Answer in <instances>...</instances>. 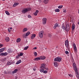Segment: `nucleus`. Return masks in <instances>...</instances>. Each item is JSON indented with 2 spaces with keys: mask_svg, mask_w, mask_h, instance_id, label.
Returning <instances> with one entry per match:
<instances>
[{
  "mask_svg": "<svg viewBox=\"0 0 79 79\" xmlns=\"http://www.w3.org/2000/svg\"><path fill=\"white\" fill-rule=\"evenodd\" d=\"M62 58L61 57H57L54 59V61H57V62H60Z\"/></svg>",
  "mask_w": 79,
  "mask_h": 79,
  "instance_id": "obj_1",
  "label": "nucleus"
},
{
  "mask_svg": "<svg viewBox=\"0 0 79 79\" xmlns=\"http://www.w3.org/2000/svg\"><path fill=\"white\" fill-rule=\"evenodd\" d=\"M65 45L66 48L69 49V41L68 40H66L65 42Z\"/></svg>",
  "mask_w": 79,
  "mask_h": 79,
  "instance_id": "obj_2",
  "label": "nucleus"
},
{
  "mask_svg": "<svg viewBox=\"0 0 79 79\" xmlns=\"http://www.w3.org/2000/svg\"><path fill=\"white\" fill-rule=\"evenodd\" d=\"M47 19L46 18H44L42 19V24H43L44 25H45L47 23Z\"/></svg>",
  "mask_w": 79,
  "mask_h": 79,
  "instance_id": "obj_3",
  "label": "nucleus"
},
{
  "mask_svg": "<svg viewBox=\"0 0 79 79\" xmlns=\"http://www.w3.org/2000/svg\"><path fill=\"white\" fill-rule=\"evenodd\" d=\"M43 34H44L43 31H41L39 33V37L41 39H42L43 37Z\"/></svg>",
  "mask_w": 79,
  "mask_h": 79,
  "instance_id": "obj_4",
  "label": "nucleus"
},
{
  "mask_svg": "<svg viewBox=\"0 0 79 79\" xmlns=\"http://www.w3.org/2000/svg\"><path fill=\"white\" fill-rule=\"evenodd\" d=\"M70 27H69V25L68 24H67L65 28L66 30L67 31H69Z\"/></svg>",
  "mask_w": 79,
  "mask_h": 79,
  "instance_id": "obj_5",
  "label": "nucleus"
},
{
  "mask_svg": "<svg viewBox=\"0 0 79 79\" xmlns=\"http://www.w3.org/2000/svg\"><path fill=\"white\" fill-rule=\"evenodd\" d=\"M22 13L25 14L26 13H27V8H24L22 10Z\"/></svg>",
  "mask_w": 79,
  "mask_h": 79,
  "instance_id": "obj_6",
  "label": "nucleus"
},
{
  "mask_svg": "<svg viewBox=\"0 0 79 79\" xmlns=\"http://www.w3.org/2000/svg\"><path fill=\"white\" fill-rule=\"evenodd\" d=\"M73 46L75 52H77V48H76V44L74 43L73 44Z\"/></svg>",
  "mask_w": 79,
  "mask_h": 79,
  "instance_id": "obj_7",
  "label": "nucleus"
},
{
  "mask_svg": "<svg viewBox=\"0 0 79 79\" xmlns=\"http://www.w3.org/2000/svg\"><path fill=\"white\" fill-rule=\"evenodd\" d=\"M75 72L76 75L77 77V78H79V73H78V70H75Z\"/></svg>",
  "mask_w": 79,
  "mask_h": 79,
  "instance_id": "obj_8",
  "label": "nucleus"
},
{
  "mask_svg": "<svg viewBox=\"0 0 79 79\" xmlns=\"http://www.w3.org/2000/svg\"><path fill=\"white\" fill-rule=\"evenodd\" d=\"M46 64H42L41 66V68L43 69H45L46 68Z\"/></svg>",
  "mask_w": 79,
  "mask_h": 79,
  "instance_id": "obj_9",
  "label": "nucleus"
},
{
  "mask_svg": "<svg viewBox=\"0 0 79 79\" xmlns=\"http://www.w3.org/2000/svg\"><path fill=\"white\" fill-rule=\"evenodd\" d=\"M73 68H74V71L77 70V67H76V63H73Z\"/></svg>",
  "mask_w": 79,
  "mask_h": 79,
  "instance_id": "obj_10",
  "label": "nucleus"
},
{
  "mask_svg": "<svg viewBox=\"0 0 79 79\" xmlns=\"http://www.w3.org/2000/svg\"><path fill=\"white\" fill-rule=\"evenodd\" d=\"M36 35H35V34H32L31 35V39L33 40L34 39V38H35V36H36Z\"/></svg>",
  "mask_w": 79,
  "mask_h": 79,
  "instance_id": "obj_11",
  "label": "nucleus"
},
{
  "mask_svg": "<svg viewBox=\"0 0 79 79\" xmlns=\"http://www.w3.org/2000/svg\"><path fill=\"white\" fill-rule=\"evenodd\" d=\"M58 26V24L57 23H56L54 25V26L53 27V28L54 29H56V27H57Z\"/></svg>",
  "mask_w": 79,
  "mask_h": 79,
  "instance_id": "obj_12",
  "label": "nucleus"
},
{
  "mask_svg": "<svg viewBox=\"0 0 79 79\" xmlns=\"http://www.w3.org/2000/svg\"><path fill=\"white\" fill-rule=\"evenodd\" d=\"M8 55V53L5 52L2 53L1 54V55H2V56H6Z\"/></svg>",
  "mask_w": 79,
  "mask_h": 79,
  "instance_id": "obj_13",
  "label": "nucleus"
},
{
  "mask_svg": "<svg viewBox=\"0 0 79 79\" xmlns=\"http://www.w3.org/2000/svg\"><path fill=\"white\" fill-rule=\"evenodd\" d=\"M40 60H45L46 57L44 56H41L40 57Z\"/></svg>",
  "mask_w": 79,
  "mask_h": 79,
  "instance_id": "obj_14",
  "label": "nucleus"
},
{
  "mask_svg": "<svg viewBox=\"0 0 79 79\" xmlns=\"http://www.w3.org/2000/svg\"><path fill=\"white\" fill-rule=\"evenodd\" d=\"M19 5V3L15 2L14 3V5H13V6L14 7H15V6H16L18 5Z\"/></svg>",
  "mask_w": 79,
  "mask_h": 79,
  "instance_id": "obj_15",
  "label": "nucleus"
},
{
  "mask_svg": "<svg viewBox=\"0 0 79 79\" xmlns=\"http://www.w3.org/2000/svg\"><path fill=\"white\" fill-rule=\"evenodd\" d=\"M6 49V48H2L0 49V52H3V51H4V50H5Z\"/></svg>",
  "mask_w": 79,
  "mask_h": 79,
  "instance_id": "obj_16",
  "label": "nucleus"
},
{
  "mask_svg": "<svg viewBox=\"0 0 79 79\" xmlns=\"http://www.w3.org/2000/svg\"><path fill=\"white\" fill-rule=\"evenodd\" d=\"M54 64L55 67H57L58 66V63L56 62H54Z\"/></svg>",
  "mask_w": 79,
  "mask_h": 79,
  "instance_id": "obj_17",
  "label": "nucleus"
},
{
  "mask_svg": "<svg viewBox=\"0 0 79 79\" xmlns=\"http://www.w3.org/2000/svg\"><path fill=\"white\" fill-rule=\"evenodd\" d=\"M39 11L38 10H37L34 13V15L35 16H37V14H38V13H39Z\"/></svg>",
  "mask_w": 79,
  "mask_h": 79,
  "instance_id": "obj_18",
  "label": "nucleus"
},
{
  "mask_svg": "<svg viewBox=\"0 0 79 79\" xmlns=\"http://www.w3.org/2000/svg\"><path fill=\"white\" fill-rule=\"evenodd\" d=\"M75 29V25L74 24H73L72 25V29L73 31H74Z\"/></svg>",
  "mask_w": 79,
  "mask_h": 79,
  "instance_id": "obj_19",
  "label": "nucleus"
},
{
  "mask_svg": "<svg viewBox=\"0 0 79 79\" xmlns=\"http://www.w3.org/2000/svg\"><path fill=\"white\" fill-rule=\"evenodd\" d=\"M48 2H49L48 0H44V2L45 4H47L48 3Z\"/></svg>",
  "mask_w": 79,
  "mask_h": 79,
  "instance_id": "obj_20",
  "label": "nucleus"
},
{
  "mask_svg": "<svg viewBox=\"0 0 79 79\" xmlns=\"http://www.w3.org/2000/svg\"><path fill=\"white\" fill-rule=\"evenodd\" d=\"M40 60V57H36V58H35L34 59V60H35V61H38V60Z\"/></svg>",
  "mask_w": 79,
  "mask_h": 79,
  "instance_id": "obj_21",
  "label": "nucleus"
},
{
  "mask_svg": "<svg viewBox=\"0 0 79 79\" xmlns=\"http://www.w3.org/2000/svg\"><path fill=\"white\" fill-rule=\"evenodd\" d=\"M6 42H9L10 41V38L9 37H6L5 39Z\"/></svg>",
  "mask_w": 79,
  "mask_h": 79,
  "instance_id": "obj_22",
  "label": "nucleus"
},
{
  "mask_svg": "<svg viewBox=\"0 0 79 79\" xmlns=\"http://www.w3.org/2000/svg\"><path fill=\"white\" fill-rule=\"evenodd\" d=\"M27 31V28H25L23 29V32H26V31Z\"/></svg>",
  "mask_w": 79,
  "mask_h": 79,
  "instance_id": "obj_23",
  "label": "nucleus"
},
{
  "mask_svg": "<svg viewBox=\"0 0 79 79\" xmlns=\"http://www.w3.org/2000/svg\"><path fill=\"white\" fill-rule=\"evenodd\" d=\"M21 41V38H18L16 40V42L18 43V42H20Z\"/></svg>",
  "mask_w": 79,
  "mask_h": 79,
  "instance_id": "obj_24",
  "label": "nucleus"
},
{
  "mask_svg": "<svg viewBox=\"0 0 79 79\" xmlns=\"http://www.w3.org/2000/svg\"><path fill=\"white\" fill-rule=\"evenodd\" d=\"M21 60H19L17 61V62L16 63V64H19L21 63Z\"/></svg>",
  "mask_w": 79,
  "mask_h": 79,
  "instance_id": "obj_25",
  "label": "nucleus"
},
{
  "mask_svg": "<svg viewBox=\"0 0 79 79\" xmlns=\"http://www.w3.org/2000/svg\"><path fill=\"white\" fill-rule=\"evenodd\" d=\"M17 71H18V69H15L14 71L12 72V73L15 74L16 73Z\"/></svg>",
  "mask_w": 79,
  "mask_h": 79,
  "instance_id": "obj_26",
  "label": "nucleus"
},
{
  "mask_svg": "<svg viewBox=\"0 0 79 79\" xmlns=\"http://www.w3.org/2000/svg\"><path fill=\"white\" fill-rule=\"evenodd\" d=\"M40 70V71L41 73H43L44 72V70H45V69H42Z\"/></svg>",
  "mask_w": 79,
  "mask_h": 79,
  "instance_id": "obj_27",
  "label": "nucleus"
},
{
  "mask_svg": "<svg viewBox=\"0 0 79 79\" xmlns=\"http://www.w3.org/2000/svg\"><path fill=\"white\" fill-rule=\"evenodd\" d=\"M30 34H31V33L29 31H28L27 32L26 34V36H28L29 35H30Z\"/></svg>",
  "mask_w": 79,
  "mask_h": 79,
  "instance_id": "obj_28",
  "label": "nucleus"
},
{
  "mask_svg": "<svg viewBox=\"0 0 79 79\" xmlns=\"http://www.w3.org/2000/svg\"><path fill=\"white\" fill-rule=\"evenodd\" d=\"M55 12H60V10L58 9H55Z\"/></svg>",
  "mask_w": 79,
  "mask_h": 79,
  "instance_id": "obj_29",
  "label": "nucleus"
},
{
  "mask_svg": "<svg viewBox=\"0 0 79 79\" xmlns=\"http://www.w3.org/2000/svg\"><path fill=\"white\" fill-rule=\"evenodd\" d=\"M29 48V47L27 46V47H25L24 48V50H27V49Z\"/></svg>",
  "mask_w": 79,
  "mask_h": 79,
  "instance_id": "obj_30",
  "label": "nucleus"
},
{
  "mask_svg": "<svg viewBox=\"0 0 79 79\" xmlns=\"http://www.w3.org/2000/svg\"><path fill=\"white\" fill-rule=\"evenodd\" d=\"M5 13L7 15H10V13H9V12L7 11H6Z\"/></svg>",
  "mask_w": 79,
  "mask_h": 79,
  "instance_id": "obj_31",
  "label": "nucleus"
},
{
  "mask_svg": "<svg viewBox=\"0 0 79 79\" xmlns=\"http://www.w3.org/2000/svg\"><path fill=\"white\" fill-rule=\"evenodd\" d=\"M62 28V29L64 30H65V27H64V25H63L61 27Z\"/></svg>",
  "mask_w": 79,
  "mask_h": 79,
  "instance_id": "obj_32",
  "label": "nucleus"
},
{
  "mask_svg": "<svg viewBox=\"0 0 79 79\" xmlns=\"http://www.w3.org/2000/svg\"><path fill=\"white\" fill-rule=\"evenodd\" d=\"M23 55H24V53H23L21 52L20 53L19 55L20 56H23Z\"/></svg>",
  "mask_w": 79,
  "mask_h": 79,
  "instance_id": "obj_33",
  "label": "nucleus"
},
{
  "mask_svg": "<svg viewBox=\"0 0 79 79\" xmlns=\"http://www.w3.org/2000/svg\"><path fill=\"white\" fill-rule=\"evenodd\" d=\"M52 35L51 34H50V33L48 34V37H52Z\"/></svg>",
  "mask_w": 79,
  "mask_h": 79,
  "instance_id": "obj_34",
  "label": "nucleus"
},
{
  "mask_svg": "<svg viewBox=\"0 0 79 79\" xmlns=\"http://www.w3.org/2000/svg\"><path fill=\"white\" fill-rule=\"evenodd\" d=\"M27 9V11H31V8L30 7L28 8Z\"/></svg>",
  "mask_w": 79,
  "mask_h": 79,
  "instance_id": "obj_35",
  "label": "nucleus"
},
{
  "mask_svg": "<svg viewBox=\"0 0 79 79\" xmlns=\"http://www.w3.org/2000/svg\"><path fill=\"white\" fill-rule=\"evenodd\" d=\"M11 64V63L10 62H7V65H10Z\"/></svg>",
  "mask_w": 79,
  "mask_h": 79,
  "instance_id": "obj_36",
  "label": "nucleus"
},
{
  "mask_svg": "<svg viewBox=\"0 0 79 79\" xmlns=\"http://www.w3.org/2000/svg\"><path fill=\"white\" fill-rule=\"evenodd\" d=\"M34 55L35 56H37V53L36 52H34Z\"/></svg>",
  "mask_w": 79,
  "mask_h": 79,
  "instance_id": "obj_37",
  "label": "nucleus"
},
{
  "mask_svg": "<svg viewBox=\"0 0 79 79\" xmlns=\"http://www.w3.org/2000/svg\"><path fill=\"white\" fill-rule=\"evenodd\" d=\"M19 54H18V56H16V59H18V58H19Z\"/></svg>",
  "mask_w": 79,
  "mask_h": 79,
  "instance_id": "obj_38",
  "label": "nucleus"
},
{
  "mask_svg": "<svg viewBox=\"0 0 79 79\" xmlns=\"http://www.w3.org/2000/svg\"><path fill=\"white\" fill-rule=\"evenodd\" d=\"M58 8H59V9L62 8H63V5L59 6L58 7Z\"/></svg>",
  "mask_w": 79,
  "mask_h": 79,
  "instance_id": "obj_39",
  "label": "nucleus"
},
{
  "mask_svg": "<svg viewBox=\"0 0 79 79\" xmlns=\"http://www.w3.org/2000/svg\"><path fill=\"white\" fill-rule=\"evenodd\" d=\"M68 75L69 76V77H73V75L71 74H68Z\"/></svg>",
  "mask_w": 79,
  "mask_h": 79,
  "instance_id": "obj_40",
  "label": "nucleus"
},
{
  "mask_svg": "<svg viewBox=\"0 0 79 79\" xmlns=\"http://www.w3.org/2000/svg\"><path fill=\"white\" fill-rule=\"evenodd\" d=\"M48 72L47 71L45 70L43 72V73H44V74H46V73H47Z\"/></svg>",
  "mask_w": 79,
  "mask_h": 79,
  "instance_id": "obj_41",
  "label": "nucleus"
},
{
  "mask_svg": "<svg viewBox=\"0 0 79 79\" xmlns=\"http://www.w3.org/2000/svg\"><path fill=\"white\" fill-rule=\"evenodd\" d=\"M3 46V45L2 44H0V48H2Z\"/></svg>",
  "mask_w": 79,
  "mask_h": 79,
  "instance_id": "obj_42",
  "label": "nucleus"
},
{
  "mask_svg": "<svg viewBox=\"0 0 79 79\" xmlns=\"http://www.w3.org/2000/svg\"><path fill=\"white\" fill-rule=\"evenodd\" d=\"M65 53H66V54H69V52H68V51H66L65 52Z\"/></svg>",
  "mask_w": 79,
  "mask_h": 79,
  "instance_id": "obj_43",
  "label": "nucleus"
},
{
  "mask_svg": "<svg viewBox=\"0 0 79 79\" xmlns=\"http://www.w3.org/2000/svg\"><path fill=\"white\" fill-rule=\"evenodd\" d=\"M28 18H31V16L30 15H29L28 16Z\"/></svg>",
  "mask_w": 79,
  "mask_h": 79,
  "instance_id": "obj_44",
  "label": "nucleus"
},
{
  "mask_svg": "<svg viewBox=\"0 0 79 79\" xmlns=\"http://www.w3.org/2000/svg\"><path fill=\"white\" fill-rule=\"evenodd\" d=\"M63 12H64V13H66V10H64Z\"/></svg>",
  "mask_w": 79,
  "mask_h": 79,
  "instance_id": "obj_45",
  "label": "nucleus"
},
{
  "mask_svg": "<svg viewBox=\"0 0 79 79\" xmlns=\"http://www.w3.org/2000/svg\"><path fill=\"white\" fill-rule=\"evenodd\" d=\"M33 49H34V50H36V49H37V47H35L34 48H33Z\"/></svg>",
  "mask_w": 79,
  "mask_h": 79,
  "instance_id": "obj_46",
  "label": "nucleus"
},
{
  "mask_svg": "<svg viewBox=\"0 0 79 79\" xmlns=\"http://www.w3.org/2000/svg\"><path fill=\"white\" fill-rule=\"evenodd\" d=\"M8 31L9 32H10L11 31V30H10L9 29H8Z\"/></svg>",
  "mask_w": 79,
  "mask_h": 79,
  "instance_id": "obj_47",
  "label": "nucleus"
},
{
  "mask_svg": "<svg viewBox=\"0 0 79 79\" xmlns=\"http://www.w3.org/2000/svg\"><path fill=\"white\" fill-rule=\"evenodd\" d=\"M33 70L34 71H35V69L33 68Z\"/></svg>",
  "mask_w": 79,
  "mask_h": 79,
  "instance_id": "obj_48",
  "label": "nucleus"
},
{
  "mask_svg": "<svg viewBox=\"0 0 79 79\" xmlns=\"http://www.w3.org/2000/svg\"><path fill=\"white\" fill-rule=\"evenodd\" d=\"M10 29H12V27H10Z\"/></svg>",
  "mask_w": 79,
  "mask_h": 79,
  "instance_id": "obj_49",
  "label": "nucleus"
},
{
  "mask_svg": "<svg viewBox=\"0 0 79 79\" xmlns=\"http://www.w3.org/2000/svg\"><path fill=\"white\" fill-rule=\"evenodd\" d=\"M39 1H41L42 0H39Z\"/></svg>",
  "mask_w": 79,
  "mask_h": 79,
  "instance_id": "obj_50",
  "label": "nucleus"
},
{
  "mask_svg": "<svg viewBox=\"0 0 79 79\" xmlns=\"http://www.w3.org/2000/svg\"><path fill=\"white\" fill-rule=\"evenodd\" d=\"M3 1H5V0H2Z\"/></svg>",
  "mask_w": 79,
  "mask_h": 79,
  "instance_id": "obj_51",
  "label": "nucleus"
},
{
  "mask_svg": "<svg viewBox=\"0 0 79 79\" xmlns=\"http://www.w3.org/2000/svg\"><path fill=\"white\" fill-rule=\"evenodd\" d=\"M48 69H46V70H47Z\"/></svg>",
  "mask_w": 79,
  "mask_h": 79,
  "instance_id": "obj_52",
  "label": "nucleus"
},
{
  "mask_svg": "<svg viewBox=\"0 0 79 79\" xmlns=\"http://www.w3.org/2000/svg\"><path fill=\"white\" fill-rule=\"evenodd\" d=\"M56 48H57V47H56Z\"/></svg>",
  "mask_w": 79,
  "mask_h": 79,
  "instance_id": "obj_53",
  "label": "nucleus"
}]
</instances>
